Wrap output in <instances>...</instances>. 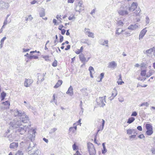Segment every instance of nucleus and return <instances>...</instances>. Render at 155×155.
<instances>
[{"label": "nucleus", "instance_id": "nucleus-50", "mask_svg": "<svg viewBox=\"0 0 155 155\" xmlns=\"http://www.w3.org/2000/svg\"><path fill=\"white\" fill-rule=\"evenodd\" d=\"M6 38L5 37H4L1 40L0 43L2 44H3L5 40L6 39Z\"/></svg>", "mask_w": 155, "mask_h": 155}, {"label": "nucleus", "instance_id": "nucleus-45", "mask_svg": "<svg viewBox=\"0 0 155 155\" xmlns=\"http://www.w3.org/2000/svg\"><path fill=\"white\" fill-rule=\"evenodd\" d=\"M141 11L140 9L139 8H138V10H136L135 12V13L136 14V15H139V13Z\"/></svg>", "mask_w": 155, "mask_h": 155}, {"label": "nucleus", "instance_id": "nucleus-26", "mask_svg": "<svg viewBox=\"0 0 155 155\" xmlns=\"http://www.w3.org/2000/svg\"><path fill=\"white\" fill-rule=\"evenodd\" d=\"M89 71H90V75L91 78H93L92 74V71H94V70L92 66H90L89 68Z\"/></svg>", "mask_w": 155, "mask_h": 155}, {"label": "nucleus", "instance_id": "nucleus-49", "mask_svg": "<svg viewBox=\"0 0 155 155\" xmlns=\"http://www.w3.org/2000/svg\"><path fill=\"white\" fill-rule=\"evenodd\" d=\"M64 37L63 36L60 35V38L59 40V42L60 43L62 42L63 40Z\"/></svg>", "mask_w": 155, "mask_h": 155}, {"label": "nucleus", "instance_id": "nucleus-44", "mask_svg": "<svg viewBox=\"0 0 155 155\" xmlns=\"http://www.w3.org/2000/svg\"><path fill=\"white\" fill-rule=\"evenodd\" d=\"M30 57V59H32V58H34V59H37L38 58V57L37 56L34 55L31 56Z\"/></svg>", "mask_w": 155, "mask_h": 155}, {"label": "nucleus", "instance_id": "nucleus-43", "mask_svg": "<svg viewBox=\"0 0 155 155\" xmlns=\"http://www.w3.org/2000/svg\"><path fill=\"white\" fill-rule=\"evenodd\" d=\"M117 24V25H119L123 26L124 24V23L122 21L120 20L118 21Z\"/></svg>", "mask_w": 155, "mask_h": 155}, {"label": "nucleus", "instance_id": "nucleus-58", "mask_svg": "<svg viewBox=\"0 0 155 155\" xmlns=\"http://www.w3.org/2000/svg\"><path fill=\"white\" fill-rule=\"evenodd\" d=\"M71 46L70 45H67L66 48L65 49V50H68L70 48Z\"/></svg>", "mask_w": 155, "mask_h": 155}, {"label": "nucleus", "instance_id": "nucleus-32", "mask_svg": "<svg viewBox=\"0 0 155 155\" xmlns=\"http://www.w3.org/2000/svg\"><path fill=\"white\" fill-rule=\"evenodd\" d=\"M153 130H147L146 133L147 135H150L153 133Z\"/></svg>", "mask_w": 155, "mask_h": 155}, {"label": "nucleus", "instance_id": "nucleus-35", "mask_svg": "<svg viewBox=\"0 0 155 155\" xmlns=\"http://www.w3.org/2000/svg\"><path fill=\"white\" fill-rule=\"evenodd\" d=\"M24 153L22 151L19 150L15 154V155H23Z\"/></svg>", "mask_w": 155, "mask_h": 155}, {"label": "nucleus", "instance_id": "nucleus-60", "mask_svg": "<svg viewBox=\"0 0 155 155\" xmlns=\"http://www.w3.org/2000/svg\"><path fill=\"white\" fill-rule=\"evenodd\" d=\"M137 129L139 131H142V128L141 126H138L137 127Z\"/></svg>", "mask_w": 155, "mask_h": 155}, {"label": "nucleus", "instance_id": "nucleus-51", "mask_svg": "<svg viewBox=\"0 0 155 155\" xmlns=\"http://www.w3.org/2000/svg\"><path fill=\"white\" fill-rule=\"evenodd\" d=\"M104 124H105V121L103 119H102V126H101V130L103 129Z\"/></svg>", "mask_w": 155, "mask_h": 155}, {"label": "nucleus", "instance_id": "nucleus-27", "mask_svg": "<svg viewBox=\"0 0 155 155\" xmlns=\"http://www.w3.org/2000/svg\"><path fill=\"white\" fill-rule=\"evenodd\" d=\"M87 91V89L86 88H82L80 90L81 91L82 93L83 94L86 96L87 95V93L86 92Z\"/></svg>", "mask_w": 155, "mask_h": 155}, {"label": "nucleus", "instance_id": "nucleus-8", "mask_svg": "<svg viewBox=\"0 0 155 155\" xmlns=\"http://www.w3.org/2000/svg\"><path fill=\"white\" fill-rule=\"evenodd\" d=\"M139 26L138 23H136L134 25H131L129 26L127 28V29L129 30H134L137 28Z\"/></svg>", "mask_w": 155, "mask_h": 155}, {"label": "nucleus", "instance_id": "nucleus-54", "mask_svg": "<svg viewBox=\"0 0 155 155\" xmlns=\"http://www.w3.org/2000/svg\"><path fill=\"white\" fill-rule=\"evenodd\" d=\"M10 137H11V136H9L8 137V140L10 141V142H12L13 141V139L12 137L10 138Z\"/></svg>", "mask_w": 155, "mask_h": 155}, {"label": "nucleus", "instance_id": "nucleus-42", "mask_svg": "<svg viewBox=\"0 0 155 155\" xmlns=\"http://www.w3.org/2000/svg\"><path fill=\"white\" fill-rule=\"evenodd\" d=\"M89 37H90L92 38H94V33L90 32V33L88 34L87 35Z\"/></svg>", "mask_w": 155, "mask_h": 155}, {"label": "nucleus", "instance_id": "nucleus-1", "mask_svg": "<svg viewBox=\"0 0 155 155\" xmlns=\"http://www.w3.org/2000/svg\"><path fill=\"white\" fill-rule=\"evenodd\" d=\"M14 113L15 116L20 117L19 120H15L10 122V126L14 128H16L18 126L22 125V123H26L29 121L28 117L26 115L24 112H22L16 109L14 110Z\"/></svg>", "mask_w": 155, "mask_h": 155}, {"label": "nucleus", "instance_id": "nucleus-63", "mask_svg": "<svg viewBox=\"0 0 155 155\" xmlns=\"http://www.w3.org/2000/svg\"><path fill=\"white\" fill-rule=\"evenodd\" d=\"M64 26L63 25H60L59 27H58V29H59V30H61L62 29V28H64Z\"/></svg>", "mask_w": 155, "mask_h": 155}, {"label": "nucleus", "instance_id": "nucleus-56", "mask_svg": "<svg viewBox=\"0 0 155 155\" xmlns=\"http://www.w3.org/2000/svg\"><path fill=\"white\" fill-rule=\"evenodd\" d=\"M138 137L140 139H142L143 138H144L145 137L143 134H142L139 135Z\"/></svg>", "mask_w": 155, "mask_h": 155}, {"label": "nucleus", "instance_id": "nucleus-25", "mask_svg": "<svg viewBox=\"0 0 155 155\" xmlns=\"http://www.w3.org/2000/svg\"><path fill=\"white\" fill-rule=\"evenodd\" d=\"M35 147V145L33 143H30L29 146L27 148V150L29 151L33 149V148Z\"/></svg>", "mask_w": 155, "mask_h": 155}, {"label": "nucleus", "instance_id": "nucleus-21", "mask_svg": "<svg viewBox=\"0 0 155 155\" xmlns=\"http://www.w3.org/2000/svg\"><path fill=\"white\" fill-rule=\"evenodd\" d=\"M139 114L140 117H146L145 113L143 110H141L139 111Z\"/></svg>", "mask_w": 155, "mask_h": 155}, {"label": "nucleus", "instance_id": "nucleus-17", "mask_svg": "<svg viewBox=\"0 0 155 155\" xmlns=\"http://www.w3.org/2000/svg\"><path fill=\"white\" fill-rule=\"evenodd\" d=\"M155 51V48L154 47H153L152 48H150V49L147 50L145 52H143L144 54H150L151 53Z\"/></svg>", "mask_w": 155, "mask_h": 155}, {"label": "nucleus", "instance_id": "nucleus-16", "mask_svg": "<svg viewBox=\"0 0 155 155\" xmlns=\"http://www.w3.org/2000/svg\"><path fill=\"white\" fill-rule=\"evenodd\" d=\"M73 89L72 87L70 86L66 92V94H68L70 96H72L73 95Z\"/></svg>", "mask_w": 155, "mask_h": 155}, {"label": "nucleus", "instance_id": "nucleus-14", "mask_svg": "<svg viewBox=\"0 0 155 155\" xmlns=\"http://www.w3.org/2000/svg\"><path fill=\"white\" fill-rule=\"evenodd\" d=\"M79 58L81 61V62L84 63L83 65L85 64L84 62H87L88 61V60H87L86 58L84 57V55L81 54L79 55Z\"/></svg>", "mask_w": 155, "mask_h": 155}, {"label": "nucleus", "instance_id": "nucleus-41", "mask_svg": "<svg viewBox=\"0 0 155 155\" xmlns=\"http://www.w3.org/2000/svg\"><path fill=\"white\" fill-rule=\"evenodd\" d=\"M57 129L56 128H54L53 129H52L49 132L50 134H52Z\"/></svg>", "mask_w": 155, "mask_h": 155}, {"label": "nucleus", "instance_id": "nucleus-13", "mask_svg": "<svg viewBox=\"0 0 155 155\" xmlns=\"http://www.w3.org/2000/svg\"><path fill=\"white\" fill-rule=\"evenodd\" d=\"M76 123H74L73 124V127H71L69 129V131L70 132L74 133L77 130V125H76Z\"/></svg>", "mask_w": 155, "mask_h": 155}, {"label": "nucleus", "instance_id": "nucleus-3", "mask_svg": "<svg viewBox=\"0 0 155 155\" xmlns=\"http://www.w3.org/2000/svg\"><path fill=\"white\" fill-rule=\"evenodd\" d=\"M22 125L18 127L17 132H19L21 134H23L27 131V129H28L31 126L30 125H28V126L24 125L23 124L25 123H22Z\"/></svg>", "mask_w": 155, "mask_h": 155}, {"label": "nucleus", "instance_id": "nucleus-53", "mask_svg": "<svg viewBox=\"0 0 155 155\" xmlns=\"http://www.w3.org/2000/svg\"><path fill=\"white\" fill-rule=\"evenodd\" d=\"M6 95V94L4 92H3L1 94V97H5Z\"/></svg>", "mask_w": 155, "mask_h": 155}, {"label": "nucleus", "instance_id": "nucleus-64", "mask_svg": "<svg viewBox=\"0 0 155 155\" xmlns=\"http://www.w3.org/2000/svg\"><path fill=\"white\" fill-rule=\"evenodd\" d=\"M74 155H82L80 154V153L79 152V151L77 150L76 151V153L75 154H74Z\"/></svg>", "mask_w": 155, "mask_h": 155}, {"label": "nucleus", "instance_id": "nucleus-52", "mask_svg": "<svg viewBox=\"0 0 155 155\" xmlns=\"http://www.w3.org/2000/svg\"><path fill=\"white\" fill-rule=\"evenodd\" d=\"M137 115V113L136 111H134L131 114V116H136Z\"/></svg>", "mask_w": 155, "mask_h": 155}, {"label": "nucleus", "instance_id": "nucleus-57", "mask_svg": "<svg viewBox=\"0 0 155 155\" xmlns=\"http://www.w3.org/2000/svg\"><path fill=\"white\" fill-rule=\"evenodd\" d=\"M104 73H101L100 74V76L101 78H100V81H101L102 79L104 78Z\"/></svg>", "mask_w": 155, "mask_h": 155}, {"label": "nucleus", "instance_id": "nucleus-15", "mask_svg": "<svg viewBox=\"0 0 155 155\" xmlns=\"http://www.w3.org/2000/svg\"><path fill=\"white\" fill-rule=\"evenodd\" d=\"M35 133L36 132L35 130L33 129L32 130V134H28L29 135L28 136V138L30 139L31 141L33 140L35 137Z\"/></svg>", "mask_w": 155, "mask_h": 155}, {"label": "nucleus", "instance_id": "nucleus-23", "mask_svg": "<svg viewBox=\"0 0 155 155\" xmlns=\"http://www.w3.org/2000/svg\"><path fill=\"white\" fill-rule=\"evenodd\" d=\"M154 72L155 71L154 70H150L147 73L146 75V77L147 78L149 77L152 75Z\"/></svg>", "mask_w": 155, "mask_h": 155}, {"label": "nucleus", "instance_id": "nucleus-29", "mask_svg": "<svg viewBox=\"0 0 155 155\" xmlns=\"http://www.w3.org/2000/svg\"><path fill=\"white\" fill-rule=\"evenodd\" d=\"M134 131V129H130L127 130V134L128 135H130L133 134V133Z\"/></svg>", "mask_w": 155, "mask_h": 155}, {"label": "nucleus", "instance_id": "nucleus-48", "mask_svg": "<svg viewBox=\"0 0 155 155\" xmlns=\"http://www.w3.org/2000/svg\"><path fill=\"white\" fill-rule=\"evenodd\" d=\"M146 24H148L150 21V19H149V17H146Z\"/></svg>", "mask_w": 155, "mask_h": 155}, {"label": "nucleus", "instance_id": "nucleus-4", "mask_svg": "<svg viewBox=\"0 0 155 155\" xmlns=\"http://www.w3.org/2000/svg\"><path fill=\"white\" fill-rule=\"evenodd\" d=\"M87 147L90 155H95L96 152L94 145L90 142H88Z\"/></svg>", "mask_w": 155, "mask_h": 155}, {"label": "nucleus", "instance_id": "nucleus-59", "mask_svg": "<svg viewBox=\"0 0 155 155\" xmlns=\"http://www.w3.org/2000/svg\"><path fill=\"white\" fill-rule=\"evenodd\" d=\"M36 3H38L37 1H36L35 0H34L32 1L31 2V4L32 5H33Z\"/></svg>", "mask_w": 155, "mask_h": 155}, {"label": "nucleus", "instance_id": "nucleus-19", "mask_svg": "<svg viewBox=\"0 0 155 155\" xmlns=\"http://www.w3.org/2000/svg\"><path fill=\"white\" fill-rule=\"evenodd\" d=\"M62 83V81L61 80L58 81L56 84L54 86V88H57L60 86Z\"/></svg>", "mask_w": 155, "mask_h": 155}, {"label": "nucleus", "instance_id": "nucleus-10", "mask_svg": "<svg viewBox=\"0 0 155 155\" xmlns=\"http://www.w3.org/2000/svg\"><path fill=\"white\" fill-rule=\"evenodd\" d=\"M0 4L1 9H5L7 8L9 6L8 3L2 1H1Z\"/></svg>", "mask_w": 155, "mask_h": 155}, {"label": "nucleus", "instance_id": "nucleus-24", "mask_svg": "<svg viewBox=\"0 0 155 155\" xmlns=\"http://www.w3.org/2000/svg\"><path fill=\"white\" fill-rule=\"evenodd\" d=\"M113 92L114 93H115V94L114 95V97H112L111 96V97H109V100H110V101L114 99V98L117 96V92L115 88L113 89Z\"/></svg>", "mask_w": 155, "mask_h": 155}, {"label": "nucleus", "instance_id": "nucleus-12", "mask_svg": "<svg viewBox=\"0 0 155 155\" xmlns=\"http://www.w3.org/2000/svg\"><path fill=\"white\" fill-rule=\"evenodd\" d=\"M18 146V143L13 142L10 144L9 147L11 149H16Z\"/></svg>", "mask_w": 155, "mask_h": 155}, {"label": "nucleus", "instance_id": "nucleus-18", "mask_svg": "<svg viewBox=\"0 0 155 155\" xmlns=\"http://www.w3.org/2000/svg\"><path fill=\"white\" fill-rule=\"evenodd\" d=\"M117 66V64L114 61H112L110 63L108 67L110 68L114 69Z\"/></svg>", "mask_w": 155, "mask_h": 155}, {"label": "nucleus", "instance_id": "nucleus-22", "mask_svg": "<svg viewBox=\"0 0 155 155\" xmlns=\"http://www.w3.org/2000/svg\"><path fill=\"white\" fill-rule=\"evenodd\" d=\"M11 21V20L10 19L9 21V20H8V19L7 18H5V20L3 23V25L2 26V28H4L5 25H6L8 23H10Z\"/></svg>", "mask_w": 155, "mask_h": 155}, {"label": "nucleus", "instance_id": "nucleus-33", "mask_svg": "<svg viewBox=\"0 0 155 155\" xmlns=\"http://www.w3.org/2000/svg\"><path fill=\"white\" fill-rule=\"evenodd\" d=\"M146 70H141L140 73V75L142 76H146Z\"/></svg>", "mask_w": 155, "mask_h": 155}, {"label": "nucleus", "instance_id": "nucleus-38", "mask_svg": "<svg viewBox=\"0 0 155 155\" xmlns=\"http://www.w3.org/2000/svg\"><path fill=\"white\" fill-rule=\"evenodd\" d=\"M40 153L38 150H37L35 151L33 154V155H40Z\"/></svg>", "mask_w": 155, "mask_h": 155}, {"label": "nucleus", "instance_id": "nucleus-6", "mask_svg": "<svg viewBox=\"0 0 155 155\" xmlns=\"http://www.w3.org/2000/svg\"><path fill=\"white\" fill-rule=\"evenodd\" d=\"M82 1L79 2L78 5H77L75 8V9L76 12H78L79 13L81 12L84 9V8L82 6Z\"/></svg>", "mask_w": 155, "mask_h": 155}, {"label": "nucleus", "instance_id": "nucleus-11", "mask_svg": "<svg viewBox=\"0 0 155 155\" xmlns=\"http://www.w3.org/2000/svg\"><path fill=\"white\" fill-rule=\"evenodd\" d=\"M137 3L133 2L131 4V6L130 7H127L129 8V10L131 12L133 11L136 8H137Z\"/></svg>", "mask_w": 155, "mask_h": 155}, {"label": "nucleus", "instance_id": "nucleus-55", "mask_svg": "<svg viewBox=\"0 0 155 155\" xmlns=\"http://www.w3.org/2000/svg\"><path fill=\"white\" fill-rule=\"evenodd\" d=\"M61 33L62 35H64L65 34L66 32V30L64 29H63L61 30Z\"/></svg>", "mask_w": 155, "mask_h": 155}, {"label": "nucleus", "instance_id": "nucleus-34", "mask_svg": "<svg viewBox=\"0 0 155 155\" xmlns=\"http://www.w3.org/2000/svg\"><path fill=\"white\" fill-rule=\"evenodd\" d=\"M149 105V104L147 102H144L143 103L140 104V107H142L144 106H145L147 107H148Z\"/></svg>", "mask_w": 155, "mask_h": 155}, {"label": "nucleus", "instance_id": "nucleus-28", "mask_svg": "<svg viewBox=\"0 0 155 155\" xmlns=\"http://www.w3.org/2000/svg\"><path fill=\"white\" fill-rule=\"evenodd\" d=\"M145 126L147 130H153L151 124H146Z\"/></svg>", "mask_w": 155, "mask_h": 155}, {"label": "nucleus", "instance_id": "nucleus-31", "mask_svg": "<svg viewBox=\"0 0 155 155\" xmlns=\"http://www.w3.org/2000/svg\"><path fill=\"white\" fill-rule=\"evenodd\" d=\"M119 29H120V28H117L116 30V35H119L120 34H121V33H122V32H123L124 31V30H122L120 32H119L118 31H119Z\"/></svg>", "mask_w": 155, "mask_h": 155}, {"label": "nucleus", "instance_id": "nucleus-9", "mask_svg": "<svg viewBox=\"0 0 155 155\" xmlns=\"http://www.w3.org/2000/svg\"><path fill=\"white\" fill-rule=\"evenodd\" d=\"M146 29L147 28H144L143 29L140 31L139 37V38L140 40L141 39H142L144 37V35H145L147 31V30H146Z\"/></svg>", "mask_w": 155, "mask_h": 155}, {"label": "nucleus", "instance_id": "nucleus-47", "mask_svg": "<svg viewBox=\"0 0 155 155\" xmlns=\"http://www.w3.org/2000/svg\"><path fill=\"white\" fill-rule=\"evenodd\" d=\"M107 150L106 149V147L103 148V150H102V152L103 154L107 152Z\"/></svg>", "mask_w": 155, "mask_h": 155}, {"label": "nucleus", "instance_id": "nucleus-36", "mask_svg": "<svg viewBox=\"0 0 155 155\" xmlns=\"http://www.w3.org/2000/svg\"><path fill=\"white\" fill-rule=\"evenodd\" d=\"M2 104L7 107H9L10 105L9 102L8 101H6L5 102H3Z\"/></svg>", "mask_w": 155, "mask_h": 155}, {"label": "nucleus", "instance_id": "nucleus-5", "mask_svg": "<svg viewBox=\"0 0 155 155\" xmlns=\"http://www.w3.org/2000/svg\"><path fill=\"white\" fill-rule=\"evenodd\" d=\"M103 99V98L99 97L96 100L97 105L100 107H103L105 105L106 101Z\"/></svg>", "mask_w": 155, "mask_h": 155}, {"label": "nucleus", "instance_id": "nucleus-40", "mask_svg": "<svg viewBox=\"0 0 155 155\" xmlns=\"http://www.w3.org/2000/svg\"><path fill=\"white\" fill-rule=\"evenodd\" d=\"M108 41L107 40H104L103 43L101 42H100V44L102 45H104L105 44H107L108 43Z\"/></svg>", "mask_w": 155, "mask_h": 155}, {"label": "nucleus", "instance_id": "nucleus-39", "mask_svg": "<svg viewBox=\"0 0 155 155\" xmlns=\"http://www.w3.org/2000/svg\"><path fill=\"white\" fill-rule=\"evenodd\" d=\"M57 65V61L55 60L54 61L52 64V66L54 67H55Z\"/></svg>", "mask_w": 155, "mask_h": 155}, {"label": "nucleus", "instance_id": "nucleus-46", "mask_svg": "<svg viewBox=\"0 0 155 155\" xmlns=\"http://www.w3.org/2000/svg\"><path fill=\"white\" fill-rule=\"evenodd\" d=\"M72 147L74 150H75L77 149V146L75 143H74L72 146Z\"/></svg>", "mask_w": 155, "mask_h": 155}, {"label": "nucleus", "instance_id": "nucleus-61", "mask_svg": "<svg viewBox=\"0 0 155 155\" xmlns=\"http://www.w3.org/2000/svg\"><path fill=\"white\" fill-rule=\"evenodd\" d=\"M136 136V135L134 134V135H131L129 137L130 139L134 138Z\"/></svg>", "mask_w": 155, "mask_h": 155}, {"label": "nucleus", "instance_id": "nucleus-30", "mask_svg": "<svg viewBox=\"0 0 155 155\" xmlns=\"http://www.w3.org/2000/svg\"><path fill=\"white\" fill-rule=\"evenodd\" d=\"M135 120L134 117H132L129 118L127 121V123L129 124H131Z\"/></svg>", "mask_w": 155, "mask_h": 155}, {"label": "nucleus", "instance_id": "nucleus-62", "mask_svg": "<svg viewBox=\"0 0 155 155\" xmlns=\"http://www.w3.org/2000/svg\"><path fill=\"white\" fill-rule=\"evenodd\" d=\"M151 151L152 153L155 154V148H152L151 149Z\"/></svg>", "mask_w": 155, "mask_h": 155}, {"label": "nucleus", "instance_id": "nucleus-37", "mask_svg": "<svg viewBox=\"0 0 155 155\" xmlns=\"http://www.w3.org/2000/svg\"><path fill=\"white\" fill-rule=\"evenodd\" d=\"M90 29L89 28H84V32L86 35H87L90 33Z\"/></svg>", "mask_w": 155, "mask_h": 155}, {"label": "nucleus", "instance_id": "nucleus-2", "mask_svg": "<svg viewBox=\"0 0 155 155\" xmlns=\"http://www.w3.org/2000/svg\"><path fill=\"white\" fill-rule=\"evenodd\" d=\"M127 3L126 1L121 2L120 7L118 10V14L122 16H126L128 15V12L127 9Z\"/></svg>", "mask_w": 155, "mask_h": 155}, {"label": "nucleus", "instance_id": "nucleus-20", "mask_svg": "<svg viewBox=\"0 0 155 155\" xmlns=\"http://www.w3.org/2000/svg\"><path fill=\"white\" fill-rule=\"evenodd\" d=\"M39 15L41 17H42L45 16V9L44 8H42L41 9L39 13Z\"/></svg>", "mask_w": 155, "mask_h": 155}, {"label": "nucleus", "instance_id": "nucleus-7", "mask_svg": "<svg viewBox=\"0 0 155 155\" xmlns=\"http://www.w3.org/2000/svg\"><path fill=\"white\" fill-rule=\"evenodd\" d=\"M33 82V80L32 79L25 78L24 82V85L26 87H29Z\"/></svg>", "mask_w": 155, "mask_h": 155}]
</instances>
